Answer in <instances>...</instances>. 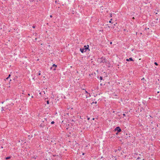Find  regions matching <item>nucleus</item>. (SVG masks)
Here are the masks:
<instances>
[{
	"label": "nucleus",
	"instance_id": "f257e3e1",
	"mask_svg": "<svg viewBox=\"0 0 160 160\" xmlns=\"http://www.w3.org/2000/svg\"><path fill=\"white\" fill-rule=\"evenodd\" d=\"M44 120L42 121V122L41 123L40 125V127L41 128H43L45 126H46L45 124L44 123V122L45 121H47L46 119L44 118Z\"/></svg>",
	"mask_w": 160,
	"mask_h": 160
},
{
	"label": "nucleus",
	"instance_id": "f03ea898",
	"mask_svg": "<svg viewBox=\"0 0 160 160\" xmlns=\"http://www.w3.org/2000/svg\"><path fill=\"white\" fill-rule=\"evenodd\" d=\"M114 130L115 131H117V132H120L121 131V129L119 127H117L114 129Z\"/></svg>",
	"mask_w": 160,
	"mask_h": 160
},
{
	"label": "nucleus",
	"instance_id": "7ed1b4c3",
	"mask_svg": "<svg viewBox=\"0 0 160 160\" xmlns=\"http://www.w3.org/2000/svg\"><path fill=\"white\" fill-rule=\"evenodd\" d=\"M89 45H85L84 46V49H85V51H86L88 49L89 50Z\"/></svg>",
	"mask_w": 160,
	"mask_h": 160
},
{
	"label": "nucleus",
	"instance_id": "20e7f679",
	"mask_svg": "<svg viewBox=\"0 0 160 160\" xmlns=\"http://www.w3.org/2000/svg\"><path fill=\"white\" fill-rule=\"evenodd\" d=\"M85 49H84V48H80V51L82 52L83 53L86 52V51H85Z\"/></svg>",
	"mask_w": 160,
	"mask_h": 160
},
{
	"label": "nucleus",
	"instance_id": "39448f33",
	"mask_svg": "<svg viewBox=\"0 0 160 160\" xmlns=\"http://www.w3.org/2000/svg\"><path fill=\"white\" fill-rule=\"evenodd\" d=\"M126 60L127 61H133V60L132 58H129V59H127Z\"/></svg>",
	"mask_w": 160,
	"mask_h": 160
},
{
	"label": "nucleus",
	"instance_id": "423d86ee",
	"mask_svg": "<svg viewBox=\"0 0 160 160\" xmlns=\"http://www.w3.org/2000/svg\"><path fill=\"white\" fill-rule=\"evenodd\" d=\"M52 67H54V68L53 69V70H56V68L57 67V65H55V64H53V65H52Z\"/></svg>",
	"mask_w": 160,
	"mask_h": 160
},
{
	"label": "nucleus",
	"instance_id": "0eeeda50",
	"mask_svg": "<svg viewBox=\"0 0 160 160\" xmlns=\"http://www.w3.org/2000/svg\"><path fill=\"white\" fill-rule=\"evenodd\" d=\"M3 141H4V140H3V139L1 140L0 141V143H3Z\"/></svg>",
	"mask_w": 160,
	"mask_h": 160
},
{
	"label": "nucleus",
	"instance_id": "6e6552de",
	"mask_svg": "<svg viewBox=\"0 0 160 160\" xmlns=\"http://www.w3.org/2000/svg\"><path fill=\"white\" fill-rule=\"evenodd\" d=\"M106 62V60L105 59H103L102 60V61L101 62Z\"/></svg>",
	"mask_w": 160,
	"mask_h": 160
},
{
	"label": "nucleus",
	"instance_id": "1a4fd4ad",
	"mask_svg": "<svg viewBox=\"0 0 160 160\" xmlns=\"http://www.w3.org/2000/svg\"><path fill=\"white\" fill-rule=\"evenodd\" d=\"M11 158V157H6L5 159H10V158Z\"/></svg>",
	"mask_w": 160,
	"mask_h": 160
},
{
	"label": "nucleus",
	"instance_id": "9d476101",
	"mask_svg": "<svg viewBox=\"0 0 160 160\" xmlns=\"http://www.w3.org/2000/svg\"><path fill=\"white\" fill-rule=\"evenodd\" d=\"M10 76H11V75L10 74H9V75L8 77L6 78V79H7V80L8 79V78H9L10 77Z\"/></svg>",
	"mask_w": 160,
	"mask_h": 160
},
{
	"label": "nucleus",
	"instance_id": "9b49d317",
	"mask_svg": "<svg viewBox=\"0 0 160 160\" xmlns=\"http://www.w3.org/2000/svg\"><path fill=\"white\" fill-rule=\"evenodd\" d=\"M54 123H55V122H54V121H52V122H51V123L52 124H53Z\"/></svg>",
	"mask_w": 160,
	"mask_h": 160
},
{
	"label": "nucleus",
	"instance_id": "f8f14e48",
	"mask_svg": "<svg viewBox=\"0 0 160 160\" xmlns=\"http://www.w3.org/2000/svg\"><path fill=\"white\" fill-rule=\"evenodd\" d=\"M154 64L156 65H158V63L156 62H154Z\"/></svg>",
	"mask_w": 160,
	"mask_h": 160
},
{
	"label": "nucleus",
	"instance_id": "ddd939ff",
	"mask_svg": "<svg viewBox=\"0 0 160 160\" xmlns=\"http://www.w3.org/2000/svg\"><path fill=\"white\" fill-rule=\"evenodd\" d=\"M100 79L101 80H102V77H100Z\"/></svg>",
	"mask_w": 160,
	"mask_h": 160
},
{
	"label": "nucleus",
	"instance_id": "4468645a",
	"mask_svg": "<svg viewBox=\"0 0 160 160\" xmlns=\"http://www.w3.org/2000/svg\"><path fill=\"white\" fill-rule=\"evenodd\" d=\"M2 112L3 111H4V109H3V107H2Z\"/></svg>",
	"mask_w": 160,
	"mask_h": 160
},
{
	"label": "nucleus",
	"instance_id": "2eb2a0df",
	"mask_svg": "<svg viewBox=\"0 0 160 160\" xmlns=\"http://www.w3.org/2000/svg\"><path fill=\"white\" fill-rule=\"evenodd\" d=\"M47 104H49V101L48 100L47 101Z\"/></svg>",
	"mask_w": 160,
	"mask_h": 160
},
{
	"label": "nucleus",
	"instance_id": "dca6fc26",
	"mask_svg": "<svg viewBox=\"0 0 160 160\" xmlns=\"http://www.w3.org/2000/svg\"><path fill=\"white\" fill-rule=\"evenodd\" d=\"M3 144H3L2 145V146H1V148H3Z\"/></svg>",
	"mask_w": 160,
	"mask_h": 160
},
{
	"label": "nucleus",
	"instance_id": "f3484780",
	"mask_svg": "<svg viewBox=\"0 0 160 160\" xmlns=\"http://www.w3.org/2000/svg\"><path fill=\"white\" fill-rule=\"evenodd\" d=\"M53 67L52 66V67H51V68H50V69L51 70V69H53Z\"/></svg>",
	"mask_w": 160,
	"mask_h": 160
},
{
	"label": "nucleus",
	"instance_id": "a211bd4d",
	"mask_svg": "<svg viewBox=\"0 0 160 160\" xmlns=\"http://www.w3.org/2000/svg\"><path fill=\"white\" fill-rule=\"evenodd\" d=\"M110 16L111 17H112V14H110Z\"/></svg>",
	"mask_w": 160,
	"mask_h": 160
},
{
	"label": "nucleus",
	"instance_id": "6ab92c4d",
	"mask_svg": "<svg viewBox=\"0 0 160 160\" xmlns=\"http://www.w3.org/2000/svg\"><path fill=\"white\" fill-rule=\"evenodd\" d=\"M122 115L123 116H125V113H123Z\"/></svg>",
	"mask_w": 160,
	"mask_h": 160
},
{
	"label": "nucleus",
	"instance_id": "aec40b11",
	"mask_svg": "<svg viewBox=\"0 0 160 160\" xmlns=\"http://www.w3.org/2000/svg\"><path fill=\"white\" fill-rule=\"evenodd\" d=\"M35 26H32V28H35Z\"/></svg>",
	"mask_w": 160,
	"mask_h": 160
},
{
	"label": "nucleus",
	"instance_id": "412c9836",
	"mask_svg": "<svg viewBox=\"0 0 160 160\" xmlns=\"http://www.w3.org/2000/svg\"><path fill=\"white\" fill-rule=\"evenodd\" d=\"M38 75H41V73L40 72H39L38 74Z\"/></svg>",
	"mask_w": 160,
	"mask_h": 160
},
{
	"label": "nucleus",
	"instance_id": "4be33fe9",
	"mask_svg": "<svg viewBox=\"0 0 160 160\" xmlns=\"http://www.w3.org/2000/svg\"><path fill=\"white\" fill-rule=\"evenodd\" d=\"M144 78H143L142 79V80H144Z\"/></svg>",
	"mask_w": 160,
	"mask_h": 160
},
{
	"label": "nucleus",
	"instance_id": "5701e85b",
	"mask_svg": "<svg viewBox=\"0 0 160 160\" xmlns=\"http://www.w3.org/2000/svg\"><path fill=\"white\" fill-rule=\"evenodd\" d=\"M50 18H52V15H51L50 16Z\"/></svg>",
	"mask_w": 160,
	"mask_h": 160
},
{
	"label": "nucleus",
	"instance_id": "b1692460",
	"mask_svg": "<svg viewBox=\"0 0 160 160\" xmlns=\"http://www.w3.org/2000/svg\"><path fill=\"white\" fill-rule=\"evenodd\" d=\"M89 119H90V118H88V120H89Z\"/></svg>",
	"mask_w": 160,
	"mask_h": 160
},
{
	"label": "nucleus",
	"instance_id": "393cba45",
	"mask_svg": "<svg viewBox=\"0 0 160 160\" xmlns=\"http://www.w3.org/2000/svg\"><path fill=\"white\" fill-rule=\"evenodd\" d=\"M85 92H86V93H88L87 91H85Z\"/></svg>",
	"mask_w": 160,
	"mask_h": 160
},
{
	"label": "nucleus",
	"instance_id": "a878e982",
	"mask_svg": "<svg viewBox=\"0 0 160 160\" xmlns=\"http://www.w3.org/2000/svg\"><path fill=\"white\" fill-rule=\"evenodd\" d=\"M92 103H96H96H97V102H93Z\"/></svg>",
	"mask_w": 160,
	"mask_h": 160
},
{
	"label": "nucleus",
	"instance_id": "bb28decb",
	"mask_svg": "<svg viewBox=\"0 0 160 160\" xmlns=\"http://www.w3.org/2000/svg\"><path fill=\"white\" fill-rule=\"evenodd\" d=\"M118 132H117L116 133V135H118Z\"/></svg>",
	"mask_w": 160,
	"mask_h": 160
},
{
	"label": "nucleus",
	"instance_id": "cd10ccee",
	"mask_svg": "<svg viewBox=\"0 0 160 160\" xmlns=\"http://www.w3.org/2000/svg\"><path fill=\"white\" fill-rule=\"evenodd\" d=\"M109 22L110 23H111V20H110V21H109Z\"/></svg>",
	"mask_w": 160,
	"mask_h": 160
},
{
	"label": "nucleus",
	"instance_id": "c85d7f7f",
	"mask_svg": "<svg viewBox=\"0 0 160 160\" xmlns=\"http://www.w3.org/2000/svg\"><path fill=\"white\" fill-rule=\"evenodd\" d=\"M28 95L29 96L30 95V94H28Z\"/></svg>",
	"mask_w": 160,
	"mask_h": 160
},
{
	"label": "nucleus",
	"instance_id": "c756f323",
	"mask_svg": "<svg viewBox=\"0 0 160 160\" xmlns=\"http://www.w3.org/2000/svg\"><path fill=\"white\" fill-rule=\"evenodd\" d=\"M147 28H145V30H147Z\"/></svg>",
	"mask_w": 160,
	"mask_h": 160
},
{
	"label": "nucleus",
	"instance_id": "7c9ffc66",
	"mask_svg": "<svg viewBox=\"0 0 160 160\" xmlns=\"http://www.w3.org/2000/svg\"><path fill=\"white\" fill-rule=\"evenodd\" d=\"M33 96H32V98H33Z\"/></svg>",
	"mask_w": 160,
	"mask_h": 160
},
{
	"label": "nucleus",
	"instance_id": "2f4dec72",
	"mask_svg": "<svg viewBox=\"0 0 160 160\" xmlns=\"http://www.w3.org/2000/svg\"><path fill=\"white\" fill-rule=\"evenodd\" d=\"M132 18H133V19H134V17H133Z\"/></svg>",
	"mask_w": 160,
	"mask_h": 160
},
{
	"label": "nucleus",
	"instance_id": "473e14b6",
	"mask_svg": "<svg viewBox=\"0 0 160 160\" xmlns=\"http://www.w3.org/2000/svg\"><path fill=\"white\" fill-rule=\"evenodd\" d=\"M92 120H94V118H93L92 119Z\"/></svg>",
	"mask_w": 160,
	"mask_h": 160
},
{
	"label": "nucleus",
	"instance_id": "72a5a7b5",
	"mask_svg": "<svg viewBox=\"0 0 160 160\" xmlns=\"http://www.w3.org/2000/svg\"><path fill=\"white\" fill-rule=\"evenodd\" d=\"M112 42H110V44H112Z\"/></svg>",
	"mask_w": 160,
	"mask_h": 160
},
{
	"label": "nucleus",
	"instance_id": "f704fd0d",
	"mask_svg": "<svg viewBox=\"0 0 160 160\" xmlns=\"http://www.w3.org/2000/svg\"><path fill=\"white\" fill-rule=\"evenodd\" d=\"M82 155H84V153H83L82 154Z\"/></svg>",
	"mask_w": 160,
	"mask_h": 160
},
{
	"label": "nucleus",
	"instance_id": "c9c22d12",
	"mask_svg": "<svg viewBox=\"0 0 160 160\" xmlns=\"http://www.w3.org/2000/svg\"><path fill=\"white\" fill-rule=\"evenodd\" d=\"M158 93H159V92H158Z\"/></svg>",
	"mask_w": 160,
	"mask_h": 160
},
{
	"label": "nucleus",
	"instance_id": "e433bc0d",
	"mask_svg": "<svg viewBox=\"0 0 160 160\" xmlns=\"http://www.w3.org/2000/svg\"><path fill=\"white\" fill-rule=\"evenodd\" d=\"M56 3L57 2V1H55Z\"/></svg>",
	"mask_w": 160,
	"mask_h": 160
}]
</instances>
